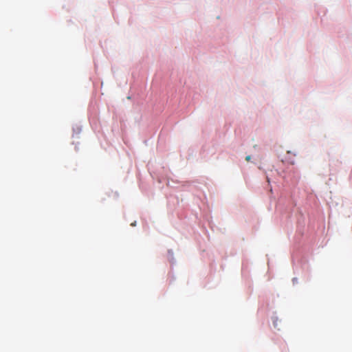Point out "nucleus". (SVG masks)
Masks as SVG:
<instances>
[{
  "label": "nucleus",
  "instance_id": "1",
  "mask_svg": "<svg viewBox=\"0 0 352 352\" xmlns=\"http://www.w3.org/2000/svg\"><path fill=\"white\" fill-rule=\"evenodd\" d=\"M250 159H251L250 155H248V156H246V157H245V160H246V161H248H248H250Z\"/></svg>",
  "mask_w": 352,
  "mask_h": 352
}]
</instances>
